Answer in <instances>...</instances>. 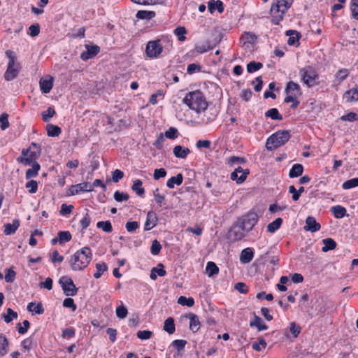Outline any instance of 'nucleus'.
<instances>
[{"label": "nucleus", "instance_id": "nucleus-27", "mask_svg": "<svg viewBox=\"0 0 358 358\" xmlns=\"http://www.w3.org/2000/svg\"><path fill=\"white\" fill-rule=\"evenodd\" d=\"M343 96L349 102L358 101V87H353L346 91Z\"/></svg>", "mask_w": 358, "mask_h": 358}, {"label": "nucleus", "instance_id": "nucleus-4", "mask_svg": "<svg viewBox=\"0 0 358 358\" xmlns=\"http://www.w3.org/2000/svg\"><path fill=\"white\" fill-rule=\"evenodd\" d=\"M294 0H278L271 6V13L273 16L272 23L278 24L282 20L285 13L292 6Z\"/></svg>", "mask_w": 358, "mask_h": 358}, {"label": "nucleus", "instance_id": "nucleus-44", "mask_svg": "<svg viewBox=\"0 0 358 358\" xmlns=\"http://www.w3.org/2000/svg\"><path fill=\"white\" fill-rule=\"evenodd\" d=\"M96 227L101 229L104 232L110 233L113 231L111 222L109 220L99 221L96 223Z\"/></svg>", "mask_w": 358, "mask_h": 358}, {"label": "nucleus", "instance_id": "nucleus-41", "mask_svg": "<svg viewBox=\"0 0 358 358\" xmlns=\"http://www.w3.org/2000/svg\"><path fill=\"white\" fill-rule=\"evenodd\" d=\"M265 116L274 120H282V115L279 113L278 109L275 108L268 110L265 113Z\"/></svg>", "mask_w": 358, "mask_h": 358}, {"label": "nucleus", "instance_id": "nucleus-23", "mask_svg": "<svg viewBox=\"0 0 358 358\" xmlns=\"http://www.w3.org/2000/svg\"><path fill=\"white\" fill-rule=\"evenodd\" d=\"M190 152L188 148H185L179 145H176L173 150V153L175 157L180 159H185Z\"/></svg>", "mask_w": 358, "mask_h": 358}, {"label": "nucleus", "instance_id": "nucleus-50", "mask_svg": "<svg viewBox=\"0 0 358 358\" xmlns=\"http://www.w3.org/2000/svg\"><path fill=\"white\" fill-rule=\"evenodd\" d=\"M55 110L52 107H48V109L42 113V119L45 122L50 121V119L54 116Z\"/></svg>", "mask_w": 358, "mask_h": 358}, {"label": "nucleus", "instance_id": "nucleus-15", "mask_svg": "<svg viewBox=\"0 0 358 358\" xmlns=\"http://www.w3.org/2000/svg\"><path fill=\"white\" fill-rule=\"evenodd\" d=\"M248 174V169L243 170L241 166H238L231 173L230 178L232 180H236L237 183L241 184L245 180Z\"/></svg>", "mask_w": 358, "mask_h": 358}, {"label": "nucleus", "instance_id": "nucleus-30", "mask_svg": "<svg viewBox=\"0 0 358 358\" xmlns=\"http://www.w3.org/2000/svg\"><path fill=\"white\" fill-rule=\"evenodd\" d=\"M27 310L35 314L41 315L44 313V308L41 302H38L35 304L34 302H31L27 306Z\"/></svg>", "mask_w": 358, "mask_h": 358}, {"label": "nucleus", "instance_id": "nucleus-14", "mask_svg": "<svg viewBox=\"0 0 358 358\" xmlns=\"http://www.w3.org/2000/svg\"><path fill=\"white\" fill-rule=\"evenodd\" d=\"M92 191V186L89 182H85L75 185H71L69 189V195H76L81 192H91Z\"/></svg>", "mask_w": 358, "mask_h": 358}, {"label": "nucleus", "instance_id": "nucleus-1", "mask_svg": "<svg viewBox=\"0 0 358 358\" xmlns=\"http://www.w3.org/2000/svg\"><path fill=\"white\" fill-rule=\"evenodd\" d=\"M92 253L89 247H84L73 254L70 259L72 270L81 271L86 268L92 260Z\"/></svg>", "mask_w": 358, "mask_h": 358}, {"label": "nucleus", "instance_id": "nucleus-19", "mask_svg": "<svg viewBox=\"0 0 358 358\" xmlns=\"http://www.w3.org/2000/svg\"><path fill=\"white\" fill-rule=\"evenodd\" d=\"M320 224L316 222L315 217L308 216L306 220V225L304 229L311 232H316L320 229Z\"/></svg>", "mask_w": 358, "mask_h": 358}, {"label": "nucleus", "instance_id": "nucleus-35", "mask_svg": "<svg viewBox=\"0 0 358 358\" xmlns=\"http://www.w3.org/2000/svg\"><path fill=\"white\" fill-rule=\"evenodd\" d=\"M164 330L169 334H172L176 331L174 320L173 317H168L164 324Z\"/></svg>", "mask_w": 358, "mask_h": 358}, {"label": "nucleus", "instance_id": "nucleus-49", "mask_svg": "<svg viewBox=\"0 0 358 358\" xmlns=\"http://www.w3.org/2000/svg\"><path fill=\"white\" fill-rule=\"evenodd\" d=\"M301 327L294 322H292L289 324V331L294 338H297L300 334Z\"/></svg>", "mask_w": 358, "mask_h": 358}, {"label": "nucleus", "instance_id": "nucleus-42", "mask_svg": "<svg viewBox=\"0 0 358 358\" xmlns=\"http://www.w3.org/2000/svg\"><path fill=\"white\" fill-rule=\"evenodd\" d=\"M155 16V13L150 10H138L136 15V17L141 20H150Z\"/></svg>", "mask_w": 358, "mask_h": 358}, {"label": "nucleus", "instance_id": "nucleus-7", "mask_svg": "<svg viewBox=\"0 0 358 358\" xmlns=\"http://www.w3.org/2000/svg\"><path fill=\"white\" fill-rule=\"evenodd\" d=\"M299 74L303 83L311 87L319 84V76L316 71L310 66H306L299 71Z\"/></svg>", "mask_w": 358, "mask_h": 358}, {"label": "nucleus", "instance_id": "nucleus-58", "mask_svg": "<svg viewBox=\"0 0 358 358\" xmlns=\"http://www.w3.org/2000/svg\"><path fill=\"white\" fill-rule=\"evenodd\" d=\"M187 341L182 340V339H178L174 340L172 342V345L178 350V352L182 351L187 344Z\"/></svg>", "mask_w": 358, "mask_h": 358}, {"label": "nucleus", "instance_id": "nucleus-29", "mask_svg": "<svg viewBox=\"0 0 358 358\" xmlns=\"http://www.w3.org/2000/svg\"><path fill=\"white\" fill-rule=\"evenodd\" d=\"M182 181L183 176L182 173H178L176 176H172L168 180L166 186L170 189H173L175 185H180L182 183Z\"/></svg>", "mask_w": 358, "mask_h": 358}, {"label": "nucleus", "instance_id": "nucleus-56", "mask_svg": "<svg viewBox=\"0 0 358 358\" xmlns=\"http://www.w3.org/2000/svg\"><path fill=\"white\" fill-rule=\"evenodd\" d=\"M187 33L186 29L184 27H178L174 30V34L178 36L179 41H184L185 40V34Z\"/></svg>", "mask_w": 358, "mask_h": 358}, {"label": "nucleus", "instance_id": "nucleus-8", "mask_svg": "<svg viewBox=\"0 0 358 358\" xmlns=\"http://www.w3.org/2000/svg\"><path fill=\"white\" fill-rule=\"evenodd\" d=\"M163 50L164 47L161 43V40L150 41L146 44L145 55L150 59H156L160 57Z\"/></svg>", "mask_w": 358, "mask_h": 358}, {"label": "nucleus", "instance_id": "nucleus-9", "mask_svg": "<svg viewBox=\"0 0 358 358\" xmlns=\"http://www.w3.org/2000/svg\"><path fill=\"white\" fill-rule=\"evenodd\" d=\"M258 215L256 213L250 211L238 220V222L243 227L245 231L249 232L257 224Z\"/></svg>", "mask_w": 358, "mask_h": 358}, {"label": "nucleus", "instance_id": "nucleus-48", "mask_svg": "<svg viewBox=\"0 0 358 358\" xmlns=\"http://www.w3.org/2000/svg\"><path fill=\"white\" fill-rule=\"evenodd\" d=\"M178 303L181 306L192 307L194 305V300L192 297L187 298L186 296H180L178 299Z\"/></svg>", "mask_w": 358, "mask_h": 358}, {"label": "nucleus", "instance_id": "nucleus-54", "mask_svg": "<svg viewBox=\"0 0 358 358\" xmlns=\"http://www.w3.org/2000/svg\"><path fill=\"white\" fill-rule=\"evenodd\" d=\"M358 186V178H354L346 180L343 183V188L344 189H348L352 187Z\"/></svg>", "mask_w": 358, "mask_h": 358}, {"label": "nucleus", "instance_id": "nucleus-62", "mask_svg": "<svg viewBox=\"0 0 358 358\" xmlns=\"http://www.w3.org/2000/svg\"><path fill=\"white\" fill-rule=\"evenodd\" d=\"M178 136V131L175 127H170L165 132V136L169 139H175Z\"/></svg>", "mask_w": 358, "mask_h": 358}, {"label": "nucleus", "instance_id": "nucleus-39", "mask_svg": "<svg viewBox=\"0 0 358 358\" xmlns=\"http://www.w3.org/2000/svg\"><path fill=\"white\" fill-rule=\"evenodd\" d=\"M206 273L209 276H213L219 273V268L213 262H208L206 268Z\"/></svg>", "mask_w": 358, "mask_h": 358}, {"label": "nucleus", "instance_id": "nucleus-11", "mask_svg": "<svg viewBox=\"0 0 358 358\" xmlns=\"http://www.w3.org/2000/svg\"><path fill=\"white\" fill-rule=\"evenodd\" d=\"M34 152H31L27 149H23L22 155L19 157L17 160L18 162L24 164V166L31 165L33 163H38L36 159L39 157Z\"/></svg>", "mask_w": 358, "mask_h": 358}, {"label": "nucleus", "instance_id": "nucleus-59", "mask_svg": "<svg viewBox=\"0 0 358 358\" xmlns=\"http://www.w3.org/2000/svg\"><path fill=\"white\" fill-rule=\"evenodd\" d=\"M129 196L127 193L120 192L119 191H116L114 193V199L117 202L126 201L129 199Z\"/></svg>", "mask_w": 358, "mask_h": 358}, {"label": "nucleus", "instance_id": "nucleus-26", "mask_svg": "<svg viewBox=\"0 0 358 358\" xmlns=\"http://www.w3.org/2000/svg\"><path fill=\"white\" fill-rule=\"evenodd\" d=\"M253 252L251 248H247L241 251L240 260L242 263H249L253 258Z\"/></svg>", "mask_w": 358, "mask_h": 358}, {"label": "nucleus", "instance_id": "nucleus-25", "mask_svg": "<svg viewBox=\"0 0 358 358\" xmlns=\"http://www.w3.org/2000/svg\"><path fill=\"white\" fill-rule=\"evenodd\" d=\"M40 88L43 93L48 94L50 92L53 86V78L50 77L49 79L41 78L39 82Z\"/></svg>", "mask_w": 358, "mask_h": 358}, {"label": "nucleus", "instance_id": "nucleus-40", "mask_svg": "<svg viewBox=\"0 0 358 358\" xmlns=\"http://www.w3.org/2000/svg\"><path fill=\"white\" fill-rule=\"evenodd\" d=\"M2 317L5 322L8 324L17 317V313L10 308H8L6 310V314L3 313L2 315Z\"/></svg>", "mask_w": 358, "mask_h": 358}, {"label": "nucleus", "instance_id": "nucleus-36", "mask_svg": "<svg viewBox=\"0 0 358 358\" xmlns=\"http://www.w3.org/2000/svg\"><path fill=\"white\" fill-rule=\"evenodd\" d=\"M331 212L334 214L336 218L340 219L345 215L346 209L344 207L338 205L331 207Z\"/></svg>", "mask_w": 358, "mask_h": 358}, {"label": "nucleus", "instance_id": "nucleus-64", "mask_svg": "<svg viewBox=\"0 0 358 358\" xmlns=\"http://www.w3.org/2000/svg\"><path fill=\"white\" fill-rule=\"evenodd\" d=\"M350 8L353 17L358 20V0H352Z\"/></svg>", "mask_w": 358, "mask_h": 358}, {"label": "nucleus", "instance_id": "nucleus-18", "mask_svg": "<svg viewBox=\"0 0 358 358\" xmlns=\"http://www.w3.org/2000/svg\"><path fill=\"white\" fill-rule=\"evenodd\" d=\"M285 35L289 36V38L287 40V44L289 45H299V40L301 37V34L300 32L296 30L289 29L286 31Z\"/></svg>", "mask_w": 358, "mask_h": 358}, {"label": "nucleus", "instance_id": "nucleus-31", "mask_svg": "<svg viewBox=\"0 0 358 358\" xmlns=\"http://www.w3.org/2000/svg\"><path fill=\"white\" fill-rule=\"evenodd\" d=\"M8 352V341L3 334H0V356L6 355Z\"/></svg>", "mask_w": 358, "mask_h": 358}, {"label": "nucleus", "instance_id": "nucleus-20", "mask_svg": "<svg viewBox=\"0 0 358 358\" xmlns=\"http://www.w3.org/2000/svg\"><path fill=\"white\" fill-rule=\"evenodd\" d=\"M285 92L287 94H293L296 96L301 95V90L299 85L293 81H289L287 83Z\"/></svg>", "mask_w": 358, "mask_h": 358}, {"label": "nucleus", "instance_id": "nucleus-51", "mask_svg": "<svg viewBox=\"0 0 358 358\" xmlns=\"http://www.w3.org/2000/svg\"><path fill=\"white\" fill-rule=\"evenodd\" d=\"M96 271L94 274V277L96 279L99 278L101 275L108 268L107 265L105 263L96 264Z\"/></svg>", "mask_w": 358, "mask_h": 358}, {"label": "nucleus", "instance_id": "nucleus-13", "mask_svg": "<svg viewBox=\"0 0 358 358\" xmlns=\"http://www.w3.org/2000/svg\"><path fill=\"white\" fill-rule=\"evenodd\" d=\"M85 48L86 50L80 55V59L83 61L93 58L100 52V47L97 45H85Z\"/></svg>", "mask_w": 358, "mask_h": 358}, {"label": "nucleus", "instance_id": "nucleus-28", "mask_svg": "<svg viewBox=\"0 0 358 358\" xmlns=\"http://www.w3.org/2000/svg\"><path fill=\"white\" fill-rule=\"evenodd\" d=\"M250 326L251 327H257L259 331L266 330L268 329V326L265 324L263 322L262 319L257 315H255L254 320L252 321H250Z\"/></svg>", "mask_w": 358, "mask_h": 358}, {"label": "nucleus", "instance_id": "nucleus-60", "mask_svg": "<svg viewBox=\"0 0 358 358\" xmlns=\"http://www.w3.org/2000/svg\"><path fill=\"white\" fill-rule=\"evenodd\" d=\"M153 194H154V197H155V202L159 206H162L163 204H164V201H165V196L164 195H162L159 193V189L157 188L154 192H153Z\"/></svg>", "mask_w": 358, "mask_h": 358}, {"label": "nucleus", "instance_id": "nucleus-3", "mask_svg": "<svg viewBox=\"0 0 358 358\" xmlns=\"http://www.w3.org/2000/svg\"><path fill=\"white\" fill-rule=\"evenodd\" d=\"M5 55L8 59V62L4 73V79L7 81H11L17 77L22 67L20 63L17 60L15 53L13 50H6Z\"/></svg>", "mask_w": 358, "mask_h": 358}, {"label": "nucleus", "instance_id": "nucleus-6", "mask_svg": "<svg viewBox=\"0 0 358 358\" xmlns=\"http://www.w3.org/2000/svg\"><path fill=\"white\" fill-rule=\"evenodd\" d=\"M310 303V307L306 311L310 319L315 316L323 317L329 308V302L324 299H317L315 302L312 300Z\"/></svg>", "mask_w": 358, "mask_h": 358}, {"label": "nucleus", "instance_id": "nucleus-12", "mask_svg": "<svg viewBox=\"0 0 358 358\" xmlns=\"http://www.w3.org/2000/svg\"><path fill=\"white\" fill-rule=\"evenodd\" d=\"M248 231L237 222L229 231V236L232 241L241 240Z\"/></svg>", "mask_w": 358, "mask_h": 358}, {"label": "nucleus", "instance_id": "nucleus-52", "mask_svg": "<svg viewBox=\"0 0 358 358\" xmlns=\"http://www.w3.org/2000/svg\"><path fill=\"white\" fill-rule=\"evenodd\" d=\"M270 252H266L264 255L262 256V258L266 260L268 259L269 262L274 266L278 265L279 263V257L276 255H270Z\"/></svg>", "mask_w": 358, "mask_h": 358}, {"label": "nucleus", "instance_id": "nucleus-47", "mask_svg": "<svg viewBox=\"0 0 358 358\" xmlns=\"http://www.w3.org/2000/svg\"><path fill=\"white\" fill-rule=\"evenodd\" d=\"M71 234L69 231H59L58 233V241L59 244L69 242L71 240Z\"/></svg>", "mask_w": 358, "mask_h": 358}, {"label": "nucleus", "instance_id": "nucleus-34", "mask_svg": "<svg viewBox=\"0 0 358 358\" xmlns=\"http://www.w3.org/2000/svg\"><path fill=\"white\" fill-rule=\"evenodd\" d=\"M324 246L322 248V251L326 252L329 250H332L336 248V243L334 240L331 238H327L322 240Z\"/></svg>", "mask_w": 358, "mask_h": 358}, {"label": "nucleus", "instance_id": "nucleus-24", "mask_svg": "<svg viewBox=\"0 0 358 358\" xmlns=\"http://www.w3.org/2000/svg\"><path fill=\"white\" fill-rule=\"evenodd\" d=\"M208 10L210 13H213L217 10L219 13H222L224 11V6L222 1L220 0H210L208 3Z\"/></svg>", "mask_w": 358, "mask_h": 358}, {"label": "nucleus", "instance_id": "nucleus-45", "mask_svg": "<svg viewBox=\"0 0 358 358\" xmlns=\"http://www.w3.org/2000/svg\"><path fill=\"white\" fill-rule=\"evenodd\" d=\"M241 41H243V45L245 43L253 44L257 41V36L252 33L245 32L243 36H242L240 38Z\"/></svg>", "mask_w": 358, "mask_h": 358}, {"label": "nucleus", "instance_id": "nucleus-46", "mask_svg": "<svg viewBox=\"0 0 358 358\" xmlns=\"http://www.w3.org/2000/svg\"><path fill=\"white\" fill-rule=\"evenodd\" d=\"M262 66V63L252 61L247 64V71L248 73H252L259 70Z\"/></svg>", "mask_w": 358, "mask_h": 358}, {"label": "nucleus", "instance_id": "nucleus-17", "mask_svg": "<svg viewBox=\"0 0 358 358\" xmlns=\"http://www.w3.org/2000/svg\"><path fill=\"white\" fill-rule=\"evenodd\" d=\"M157 222L158 218L157 214L152 210L149 211L147 214V217L144 225V230L149 231L152 229L157 224Z\"/></svg>", "mask_w": 358, "mask_h": 358}, {"label": "nucleus", "instance_id": "nucleus-38", "mask_svg": "<svg viewBox=\"0 0 358 358\" xmlns=\"http://www.w3.org/2000/svg\"><path fill=\"white\" fill-rule=\"evenodd\" d=\"M142 181L139 179L135 180L131 186V189L136 192L138 196H143L145 193V189L142 187Z\"/></svg>", "mask_w": 358, "mask_h": 358}, {"label": "nucleus", "instance_id": "nucleus-53", "mask_svg": "<svg viewBox=\"0 0 358 358\" xmlns=\"http://www.w3.org/2000/svg\"><path fill=\"white\" fill-rule=\"evenodd\" d=\"M16 273L12 268H6L5 270V280L6 282H13L15 279Z\"/></svg>", "mask_w": 358, "mask_h": 358}, {"label": "nucleus", "instance_id": "nucleus-55", "mask_svg": "<svg viewBox=\"0 0 358 358\" xmlns=\"http://www.w3.org/2000/svg\"><path fill=\"white\" fill-rule=\"evenodd\" d=\"M349 75V70L347 69H340L335 74V78L339 82L344 80Z\"/></svg>", "mask_w": 358, "mask_h": 358}, {"label": "nucleus", "instance_id": "nucleus-37", "mask_svg": "<svg viewBox=\"0 0 358 358\" xmlns=\"http://www.w3.org/2000/svg\"><path fill=\"white\" fill-rule=\"evenodd\" d=\"M32 168L27 170L25 177L27 179L36 177L38 175V172L40 170L41 166L38 163H33Z\"/></svg>", "mask_w": 358, "mask_h": 358}, {"label": "nucleus", "instance_id": "nucleus-2", "mask_svg": "<svg viewBox=\"0 0 358 358\" xmlns=\"http://www.w3.org/2000/svg\"><path fill=\"white\" fill-rule=\"evenodd\" d=\"M182 102L190 109L197 113L204 111L208 108V102L200 90H195L187 93Z\"/></svg>", "mask_w": 358, "mask_h": 358}, {"label": "nucleus", "instance_id": "nucleus-63", "mask_svg": "<svg viewBox=\"0 0 358 358\" xmlns=\"http://www.w3.org/2000/svg\"><path fill=\"white\" fill-rule=\"evenodd\" d=\"M116 315L120 319L125 318L128 314L127 309L124 306H120L116 308Z\"/></svg>", "mask_w": 358, "mask_h": 358}, {"label": "nucleus", "instance_id": "nucleus-43", "mask_svg": "<svg viewBox=\"0 0 358 358\" xmlns=\"http://www.w3.org/2000/svg\"><path fill=\"white\" fill-rule=\"evenodd\" d=\"M282 223V220L280 217L275 219L272 222L269 223L267 225V231L269 233H274L276 230H278Z\"/></svg>", "mask_w": 358, "mask_h": 358}, {"label": "nucleus", "instance_id": "nucleus-33", "mask_svg": "<svg viewBox=\"0 0 358 358\" xmlns=\"http://www.w3.org/2000/svg\"><path fill=\"white\" fill-rule=\"evenodd\" d=\"M47 134L48 136L56 137L62 133V129L59 127L52 124L46 126Z\"/></svg>", "mask_w": 358, "mask_h": 358}, {"label": "nucleus", "instance_id": "nucleus-10", "mask_svg": "<svg viewBox=\"0 0 358 358\" xmlns=\"http://www.w3.org/2000/svg\"><path fill=\"white\" fill-rule=\"evenodd\" d=\"M64 293L66 296H75L78 292V288L76 287L73 280L68 276H63L59 280Z\"/></svg>", "mask_w": 358, "mask_h": 358}, {"label": "nucleus", "instance_id": "nucleus-32", "mask_svg": "<svg viewBox=\"0 0 358 358\" xmlns=\"http://www.w3.org/2000/svg\"><path fill=\"white\" fill-rule=\"evenodd\" d=\"M303 171V166L300 164H295L292 166L289 172L290 178H296L302 175Z\"/></svg>", "mask_w": 358, "mask_h": 358}, {"label": "nucleus", "instance_id": "nucleus-61", "mask_svg": "<svg viewBox=\"0 0 358 358\" xmlns=\"http://www.w3.org/2000/svg\"><path fill=\"white\" fill-rule=\"evenodd\" d=\"M0 127L2 130H5L9 127V122H8V115L6 113H3L0 116Z\"/></svg>", "mask_w": 358, "mask_h": 358}, {"label": "nucleus", "instance_id": "nucleus-57", "mask_svg": "<svg viewBox=\"0 0 358 358\" xmlns=\"http://www.w3.org/2000/svg\"><path fill=\"white\" fill-rule=\"evenodd\" d=\"M162 249V245L157 240H154L152 242L151 248H150V252L153 255H157Z\"/></svg>", "mask_w": 358, "mask_h": 358}, {"label": "nucleus", "instance_id": "nucleus-16", "mask_svg": "<svg viewBox=\"0 0 358 358\" xmlns=\"http://www.w3.org/2000/svg\"><path fill=\"white\" fill-rule=\"evenodd\" d=\"M220 41L207 40L203 43L198 44L195 47V50L200 54L206 52L212 49L219 43Z\"/></svg>", "mask_w": 358, "mask_h": 358}, {"label": "nucleus", "instance_id": "nucleus-21", "mask_svg": "<svg viewBox=\"0 0 358 358\" xmlns=\"http://www.w3.org/2000/svg\"><path fill=\"white\" fill-rule=\"evenodd\" d=\"M20 225V222L18 219H15L13 220V223H6L4 224V230L3 233L6 236L12 235L15 233L17 229L19 228Z\"/></svg>", "mask_w": 358, "mask_h": 358}, {"label": "nucleus", "instance_id": "nucleus-22", "mask_svg": "<svg viewBox=\"0 0 358 358\" xmlns=\"http://www.w3.org/2000/svg\"><path fill=\"white\" fill-rule=\"evenodd\" d=\"M186 317L189 319V329L196 333L200 328V322L196 315L194 313H189Z\"/></svg>", "mask_w": 358, "mask_h": 358}, {"label": "nucleus", "instance_id": "nucleus-5", "mask_svg": "<svg viewBox=\"0 0 358 358\" xmlns=\"http://www.w3.org/2000/svg\"><path fill=\"white\" fill-rule=\"evenodd\" d=\"M290 138L288 131H278L269 136L266 143V149L273 150L280 146L283 145Z\"/></svg>", "mask_w": 358, "mask_h": 358}]
</instances>
